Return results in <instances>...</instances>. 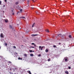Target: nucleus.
Here are the masks:
<instances>
[{"label": "nucleus", "mask_w": 74, "mask_h": 74, "mask_svg": "<svg viewBox=\"0 0 74 74\" xmlns=\"http://www.w3.org/2000/svg\"><path fill=\"white\" fill-rule=\"evenodd\" d=\"M5 3H7V0H5Z\"/></svg>", "instance_id": "30"}, {"label": "nucleus", "mask_w": 74, "mask_h": 74, "mask_svg": "<svg viewBox=\"0 0 74 74\" xmlns=\"http://www.w3.org/2000/svg\"><path fill=\"white\" fill-rule=\"evenodd\" d=\"M32 8V9H33V8Z\"/></svg>", "instance_id": "44"}, {"label": "nucleus", "mask_w": 74, "mask_h": 74, "mask_svg": "<svg viewBox=\"0 0 74 74\" xmlns=\"http://www.w3.org/2000/svg\"><path fill=\"white\" fill-rule=\"evenodd\" d=\"M42 48H43V47H42V48L40 49L41 50H42Z\"/></svg>", "instance_id": "27"}, {"label": "nucleus", "mask_w": 74, "mask_h": 74, "mask_svg": "<svg viewBox=\"0 0 74 74\" xmlns=\"http://www.w3.org/2000/svg\"><path fill=\"white\" fill-rule=\"evenodd\" d=\"M69 38H71V35H70L69 36Z\"/></svg>", "instance_id": "18"}, {"label": "nucleus", "mask_w": 74, "mask_h": 74, "mask_svg": "<svg viewBox=\"0 0 74 74\" xmlns=\"http://www.w3.org/2000/svg\"><path fill=\"white\" fill-rule=\"evenodd\" d=\"M30 56H34V54H33L31 53L30 54Z\"/></svg>", "instance_id": "8"}, {"label": "nucleus", "mask_w": 74, "mask_h": 74, "mask_svg": "<svg viewBox=\"0 0 74 74\" xmlns=\"http://www.w3.org/2000/svg\"><path fill=\"white\" fill-rule=\"evenodd\" d=\"M20 11L21 12H22V9H20Z\"/></svg>", "instance_id": "25"}, {"label": "nucleus", "mask_w": 74, "mask_h": 74, "mask_svg": "<svg viewBox=\"0 0 74 74\" xmlns=\"http://www.w3.org/2000/svg\"><path fill=\"white\" fill-rule=\"evenodd\" d=\"M3 12H4V11H3Z\"/></svg>", "instance_id": "47"}, {"label": "nucleus", "mask_w": 74, "mask_h": 74, "mask_svg": "<svg viewBox=\"0 0 74 74\" xmlns=\"http://www.w3.org/2000/svg\"><path fill=\"white\" fill-rule=\"evenodd\" d=\"M48 49H46L45 50L46 52H48Z\"/></svg>", "instance_id": "11"}, {"label": "nucleus", "mask_w": 74, "mask_h": 74, "mask_svg": "<svg viewBox=\"0 0 74 74\" xmlns=\"http://www.w3.org/2000/svg\"><path fill=\"white\" fill-rule=\"evenodd\" d=\"M38 56H41V54H39Z\"/></svg>", "instance_id": "34"}, {"label": "nucleus", "mask_w": 74, "mask_h": 74, "mask_svg": "<svg viewBox=\"0 0 74 74\" xmlns=\"http://www.w3.org/2000/svg\"><path fill=\"white\" fill-rule=\"evenodd\" d=\"M66 36V35L65 34H64L63 35H62L61 37L62 38H64V37Z\"/></svg>", "instance_id": "1"}, {"label": "nucleus", "mask_w": 74, "mask_h": 74, "mask_svg": "<svg viewBox=\"0 0 74 74\" xmlns=\"http://www.w3.org/2000/svg\"><path fill=\"white\" fill-rule=\"evenodd\" d=\"M19 4V2H17L15 3V4L16 5H17V4Z\"/></svg>", "instance_id": "12"}, {"label": "nucleus", "mask_w": 74, "mask_h": 74, "mask_svg": "<svg viewBox=\"0 0 74 74\" xmlns=\"http://www.w3.org/2000/svg\"><path fill=\"white\" fill-rule=\"evenodd\" d=\"M31 48H34V47H31Z\"/></svg>", "instance_id": "36"}, {"label": "nucleus", "mask_w": 74, "mask_h": 74, "mask_svg": "<svg viewBox=\"0 0 74 74\" xmlns=\"http://www.w3.org/2000/svg\"><path fill=\"white\" fill-rule=\"evenodd\" d=\"M64 21V20L62 21L63 22Z\"/></svg>", "instance_id": "46"}, {"label": "nucleus", "mask_w": 74, "mask_h": 74, "mask_svg": "<svg viewBox=\"0 0 74 74\" xmlns=\"http://www.w3.org/2000/svg\"><path fill=\"white\" fill-rule=\"evenodd\" d=\"M35 25V23H34L32 25V27H34V26Z\"/></svg>", "instance_id": "9"}, {"label": "nucleus", "mask_w": 74, "mask_h": 74, "mask_svg": "<svg viewBox=\"0 0 74 74\" xmlns=\"http://www.w3.org/2000/svg\"><path fill=\"white\" fill-rule=\"evenodd\" d=\"M24 56L25 57H26L27 56V54H25Z\"/></svg>", "instance_id": "16"}, {"label": "nucleus", "mask_w": 74, "mask_h": 74, "mask_svg": "<svg viewBox=\"0 0 74 74\" xmlns=\"http://www.w3.org/2000/svg\"><path fill=\"white\" fill-rule=\"evenodd\" d=\"M20 60H22V58H20Z\"/></svg>", "instance_id": "39"}, {"label": "nucleus", "mask_w": 74, "mask_h": 74, "mask_svg": "<svg viewBox=\"0 0 74 74\" xmlns=\"http://www.w3.org/2000/svg\"><path fill=\"white\" fill-rule=\"evenodd\" d=\"M5 5H3V7H5Z\"/></svg>", "instance_id": "38"}, {"label": "nucleus", "mask_w": 74, "mask_h": 74, "mask_svg": "<svg viewBox=\"0 0 74 74\" xmlns=\"http://www.w3.org/2000/svg\"><path fill=\"white\" fill-rule=\"evenodd\" d=\"M12 15H14V13H13L12 14Z\"/></svg>", "instance_id": "40"}, {"label": "nucleus", "mask_w": 74, "mask_h": 74, "mask_svg": "<svg viewBox=\"0 0 74 74\" xmlns=\"http://www.w3.org/2000/svg\"><path fill=\"white\" fill-rule=\"evenodd\" d=\"M32 37H34L36 36H38V34H32Z\"/></svg>", "instance_id": "4"}, {"label": "nucleus", "mask_w": 74, "mask_h": 74, "mask_svg": "<svg viewBox=\"0 0 74 74\" xmlns=\"http://www.w3.org/2000/svg\"><path fill=\"white\" fill-rule=\"evenodd\" d=\"M20 18H23V19H25V17H21Z\"/></svg>", "instance_id": "14"}, {"label": "nucleus", "mask_w": 74, "mask_h": 74, "mask_svg": "<svg viewBox=\"0 0 74 74\" xmlns=\"http://www.w3.org/2000/svg\"><path fill=\"white\" fill-rule=\"evenodd\" d=\"M10 71H12V69H10Z\"/></svg>", "instance_id": "37"}, {"label": "nucleus", "mask_w": 74, "mask_h": 74, "mask_svg": "<svg viewBox=\"0 0 74 74\" xmlns=\"http://www.w3.org/2000/svg\"><path fill=\"white\" fill-rule=\"evenodd\" d=\"M5 22L6 23H7V22H8V20H7V19L5 20Z\"/></svg>", "instance_id": "7"}, {"label": "nucleus", "mask_w": 74, "mask_h": 74, "mask_svg": "<svg viewBox=\"0 0 74 74\" xmlns=\"http://www.w3.org/2000/svg\"><path fill=\"white\" fill-rule=\"evenodd\" d=\"M32 45H34L35 44L34 43H32Z\"/></svg>", "instance_id": "28"}, {"label": "nucleus", "mask_w": 74, "mask_h": 74, "mask_svg": "<svg viewBox=\"0 0 74 74\" xmlns=\"http://www.w3.org/2000/svg\"><path fill=\"white\" fill-rule=\"evenodd\" d=\"M46 32H48V33H49V30L48 29H46L45 30Z\"/></svg>", "instance_id": "6"}, {"label": "nucleus", "mask_w": 74, "mask_h": 74, "mask_svg": "<svg viewBox=\"0 0 74 74\" xmlns=\"http://www.w3.org/2000/svg\"><path fill=\"white\" fill-rule=\"evenodd\" d=\"M68 68H69V69H71V67L69 66Z\"/></svg>", "instance_id": "21"}, {"label": "nucleus", "mask_w": 74, "mask_h": 74, "mask_svg": "<svg viewBox=\"0 0 74 74\" xmlns=\"http://www.w3.org/2000/svg\"><path fill=\"white\" fill-rule=\"evenodd\" d=\"M65 62H67V58L65 59Z\"/></svg>", "instance_id": "15"}, {"label": "nucleus", "mask_w": 74, "mask_h": 74, "mask_svg": "<svg viewBox=\"0 0 74 74\" xmlns=\"http://www.w3.org/2000/svg\"><path fill=\"white\" fill-rule=\"evenodd\" d=\"M16 54H18V53H16Z\"/></svg>", "instance_id": "42"}, {"label": "nucleus", "mask_w": 74, "mask_h": 74, "mask_svg": "<svg viewBox=\"0 0 74 74\" xmlns=\"http://www.w3.org/2000/svg\"><path fill=\"white\" fill-rule=\"evenodd\" d=\"M28 73H29V74H32V73H31V72H30V71H28Z\"/></svg>", "instance_id": "13"}, {"label": "nucleus", "mask_w": 74, "mask_h": 74, "mask_svg": "<svg viewBox=\"0 0 74 74\" xmlns=\"http://www.w3.org/2000/svg\"><path fill=\"white\" fill-rule=\"evenodd\" d=\"M53 47H54V48H55V47H56V45H53Z\"/></svg>", "instance_id": "23"}, {"label": "nucleus", "mask_w": 74, "mask_h": 74, "mask_svg": "<svg viewBox=\"0 0 74 74\" xmlns=\"http://www.w3.org/2000/svg\"><path fill=\"white\" fill-rule=\"evenodd\" d=\"M0 5H1V1H0Z\"/></svg>", "instance_id": "24"}, {"label": "nucleus", "mask_w": 74, "mask_h": 74, "mask_svg": "<svg viewBox=\"0 0 74 74\" xmlns=\"http://www.w3.org/2000/svg\"><path fill=\"white\" fill-rule=\"evenodd\" d=\"M39 48H41V46H39Z\"/></svg>", "instance_id": "35"}, {"label": "nucleus", "mask_w": 74, "mask_h": 74, "mask_svg": "<svg viewBox=\"0 0 74 74\" xmlns=\"http://www.w3.org/2000/svg\"><path fill=\"white\" fill-rule=\"evenodd\" d=\"M0 48H1V46H0Z\"/></svg>", "instance_id": "45"}, {"label": "nucleus", "mask_w": 74, "mask_h": 74, "mask_svg": "<svg viewBox=\"0 0 74 74\" xmlns=\"http://www.w3.org/2000/svg\"><path fill=\"white\" fill-rule=\"evenodd\" d=\"M9 27L10 28V29H14V28H12V26L11 25H10Z\"/></svg>", "instance_id": "5"}, {"label": "nucleus", "mask_w": 74, "mask_h": 74, "mask_svg": "<svg viewBox=\"0 0 74 74\" xmlns=\"http://www.w3.org/2000/svg\"><path fill=\"white\" fill-rule=\"evenodd\" d=\"M27 2H29V0H28L27 1Z\"/></svg>", "instance_id": "41"}, {"label": "nucleus", "mask_w": 74, "mask_h": 74, "mask_svg": "<svg viewBox=\"0 0 74 74\" xmlns=\"http://www.w3.org/2000/svg\"><path fill=\"white\" fill-rule=\"evenodd\" d=\"M8 63H12V62L11 61H8Z\"/></svg>", "instance_id": "22"}, {"label": "nucleus", "mask_w": 74, "mask_h": 74, "mask_svg": "<svg viewBox=\"0 0 74 74\" xmlns=\"http://www.w3.org/2000/svg\"><path fill=\"white\" fill-rule=\"evenodd\" d=\"M62 34H60L58 35V36H59L60 37H62Z\"/></svg>", "instance_id": "3"}, {"label": "nucleus", "mask_w": 74, "mask_h": 74, "mask_svg": "<svg viewBox=\"0 0 74 74\" xmlns=\"http://www.w3.org/2000/svg\"><path fill=\"white\" fill-rule=\"evenodd\" d=\"M65 73L67 74H69V72L66 71H65Z\"/></svg>", "instance_id": "10"}, {"label": "nucleus", "mask_w": 74, "mask_h": 74, "mask_svg": "<svg viewBox=\"0 0 74 74\" xmlns=\"http://www.w3.org/2000/svg\"><path fill=\"white\" fill-rule=\"evenodd\" d=\"M28 3H27V4H28Z\"/></svg>", "instance_id": "48"}, {"label": "nucleus", "mask_w": 74, "mask_h": 74, "mask_svg": "<svg viewBox=\"0 0 74 74\" xmlns=\"http://www.w3.org/2000/svg\"><path fill=\"white\" fill-rule=\"evenodd\" d=\"M13 48H16V47L14 46L13 47Z\"/></svg>", "instance_id": "26"}, {"label": "nucleus", "mask_w": 74, "mask_h": 74, "mask_svg": "<svg viewBox=\"0 0 74 74\" xmlns=\"http://www.w3.org/2000/svg\"><path fill=\"white\" fill-rule=\"evenodd\" d=\"M1 38H4V36H3V33H1Z\"/></svg>", "instance_id": "2"}, {"label": "nucleus", "mask_w": 74, "mask_h": 74, "mask_svg": "<svg viewBox=\"0 0 74 74\" xmlns=\"http://www.w3.org/2000/svg\"><path fill=\"white\" fill-rule=\"evenodd\" d=\"M10 74H13V73H11V72H10Z\"/></svg>", "instance_id": "31"}, {"label": "nucleus", "mask_w": 74, "mask_h": 74, "mask_svg": "<svg viewBox=\"0 0 74 74\" xmlns=\"http://www.w3.org/2000/svg\"><path fill=\"white\" fill-rule=\"evenodd\" d=\"M58 44H59V45H60V44H61V43L60 42V43H58Z\"/></svg>", "instance_id": "33"}, {"label": "nucleus", "mask_w": 74, "mask_h": 74, "mask_svg": "<svg viewBox=\"0 0 74 74\" xmlns=\"http://www.w3.org/2000/svg\"><path fill=\"white\" fill-rule=\"evenodd\" d=\"M20 59H21V58L19 57V58H18V59L19 60H20Z\"/></svg>", "instance_id": "29"}, {"label": "nucleus", "mask_w": 74, "mask_h": 74, "mask_svg": "<svg viewBox=\"0 0 74 74\" xmlns=\"http://www.w3.org/2000/svg\"><path fill=\"white\" fill-rule=\"evenodd\" d=\"M23 45H21V47H23Z\"/></svg>", "instance_id": "43"}, {"label": "nucleus", "mask_w": 74, "mask_h": 74, "mask_svg": "<svg viewBox=\"0 0 74 74\" xmlns=\"http://www.w3.org/2000/svg\"><path fill=\"white\" fill-rule=\"evenodd\" d=\"M48 62H49V61H51V59L50 58L49 59H48Z\"/></svg>", "instance_id": "20"}, {"label": "nucleus", "mask_w": 74, "mask_h": 74, "mask_svg": "<svg viewBox=\"0 0 74 74\" xmlns=\"http://www.w3.org/2000/svg\"><path fill=\"white\" fill-rule=\"evenodd\" d=\"M29 51H30V52H33V50H29Z\"/></svg>", "instance_id": "19"}, {"label": "nucleus", "mask_w": 74, "mask_h": 74, "mask_svg": "<svg viewBox=\"0 0 74 74\" xmlns=\"http://www.w3.org/2000/svg\"><path fill=\"white\" fill-rule=\"evenodd\" d=\"M36 44H34V47H36Z\"/></svg>", "instance_id": "32"}, {"label": "nucleus", "mask_w": 74, "mask_h": 74, "mask_svg": "<svg viewBox=\"0 0 74 74\" xmlns=\"http://www.w3.org/2000/svg\"><path fill=\"white\" fill-rule=\"evenodd\" d=\"M5 45L6 46H7V45H8L7 43H5Z\"/></svg>", "instance_id": "17"}]
</instances>
